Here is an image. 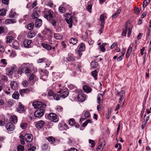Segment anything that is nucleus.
I'll use <instances>...</instances> for the list:
<instances>
[{
    "label": "nucleus",
    "instance_id": "f257e3e1",
    "mask_svg": "<svg viewBox=\"0 0 151 151\" xmlns=\"http://www.w3.org/2000/svg\"><path fill=\"white\" fill-rule=\"evenodd\" d=\"M33 68L34 66L32 64L24 63L19 68L18 73L20 75L22 73H24L28 76L30 73L31 70Z\"/></svg>",
    "mask_w": 151,
    "mask_h": 151
},
{
    "label": "nucleus",
    "instance_id": "f03ea898",
    "mask_svg": "<svg viewBox=\"0 0 151 151\" xmlns=\"http://www.w3.org/2000/svg\"><path fill=\"white\" fill-rule=\"evenodd\" d=\"M132 26L130 24H128L127 23L124 26L123 28V32L122 35L123 36H125L126 35L127 31L128 30L127 33L128 36L129 37L130 34L132 33Z\"/></svg>",
    "mask_w": 151,
    "mask_h": 151
},
{
    "label": "nucleus",
    "instance_id": "7ed1b4c3",
    "mask_svg": "<svg viewBox=\"0 0 151 151\" xmlns=\"http://www.w3.org/2000/svg\"><path fill=\"white\" fill-rule=\"evenodd\" d=\"M43 14L44 17L48 20H50L53 17V12L51 9H45Z\"/></svg>",
    "mask_w": 151,
    "mask_h": 151
},
{
    "label": "nucleus",
    "instance_id": "20e7f679",
    "mask_svg": "<svg viewBox=\"0 0 151 151\" xmlns=\"http://www.w3.org/2000/svg\"><path fill=\"white\" fill-rule=\"evenodd\" d=\"M32 106L35 109L40 108H44L46 107V105L44 103H42V102L37 101L34 102L32 104Z\"/></svg>",
    "mask_w": 151,
    "mask_h": 151
},
{
    "label": "nucleus",
    "instance_id": "39448f33",
    "mask_svg": "<svg viewBox=\"0 0 151 151\" xmlns=\"http://www.w3.org/2000/svg\"><path fill=\"white\" fill-rule=\"evenodd\" d=\"M48 117L50 120L54 122H58L59 120L58 116L54 113H50L48 115Z\"/></svg>",
    "mask_w": 151,
    "mask_h": 151
},
{
    "label": "nucleus",
    "instance_id": "423d86ee",
    "mask_svg": "<svg viewBox=\"0 0 151 151\" xmlns=\"http://www.w3.org/2000/svg\"><path fill=\"white\" fill-rule=\"evenodd\" d=\"M103 96L101 94H99L97 96L98 103L99 104L97 106V109L98 111L101 110V107L100 105L103 104Z\"/></svg>",
    "mask_w": 151,
    "mask_h": 151
},
{
    "label": "nucleus",
    "instance_id": "0eeeda50",
    "mask_svg": "<svg viewBox=\"0 0 151 151\" xmlns=\"http://www.w3.org/2000/svg\"><path fill=\"white\" fill-rule=\"evenodd\" d=\"M99 145L97 148V151H101L105 145V141L103 138L101 139L99 142Z\"/></svg>",
    "mask_w": 151,
    "mask_h": 151
},
{
    "label": "nucleus",
    "instance_id": "6e6552de",
    "mask_svg": "<svg viewBox=\"0 0 151 151\" xmlns=\"http://www.w3.org/2000/svg\"><path fill=\"white\" fill-rule=\"evenodd\" d=\"M44 112V111L43 109H38L35 111L34 113L35 116L36 117H41L43 115Z\"/></svg>",
    "mask_w": 151,
    "mask_h": 151
},
{
    "label": "nucleus",
    "instance_id": "1a4fd4ad",
    "mask_svg": "<svg viewBox=\"0 0 151 151\" xmlns=\"http://www.w3.org/2000/svg\"><path fill=\"white\" fill-rule=\"evenodd\" d=\"M17 70L16 66L14 65L11 68H9L6 70V74L9 75H12L14 72L15 71Z\"/></svg>",
    "mask_w": 151,
    "mask_h": 151
},
{
    "label": "nucleus",
    "instance_id": "9d476101",
    "mask_svg": "<svg viewBox=\"0 0 151 151\" xmlns=\"http://www.w3.org/2000/svg\"><path fill=\"white\" fill-rule=\"evenodd\" d=\"M60 91H59L58 92V93H61L60 94V96L61 98L62 99H64L67 97L69 94V92L68 91H64L61 88H60Z\"/></svg>",
    "mask_w": 151,
    "mask_h": 151
},
{
    "label": "nucleus",
    "instance_id": "9b49d317",
    "mask_svg": "<svg viewBox=\"0 0 151 151\" xmlns=\"http://www.w3.org/2000/svg\"><path fill=\"white\" fill-rule=\"evenodd\" d=\"M6 127L8 131L12 132L14 129L15 126L13 123L9 122L6 125Z\"/></svg>",
    "mask_w": 151,
    "mask_h": 151
},
{
    "label": "nucleus",
    "instance_id": "f8f14e48",
    "mask_svg": "<svg viewBox=\"0 0 151 151\" xmlns=\"http://www.w3.org/2000/svg\"><path fill=\"white\" fill-rule=\"evenodd\" d=\"M42 75H43L40 77V78L43 81H45V79L47 77L48 74V72L46 70H42Z\"/></svg>",
    "mask_w": 151,
    "mask_h": 151
},
{
    "label": "nucleus",
    "instance_id": "ddd939ff",
    "mask_svg": "<svg viewBox=\"0 0 151 151\" xmlns=\"http://www.w3.org/2000/svg\"><path fill=\"white\" fill-rule=\"evenodd\" d=\"M33 136L31 134H27L24 136V139L27 142H30L33 139Z\"/></svg>",
    "mask_w": 151,
    "mask_h": 151
},
{
    "label": "nucleus",
    "instance_id": "4468645a",
    "mask_svg": "<svg viewBox=\"0 0 151 151\" xmlns=\"http://www.w3.org/2000/svg\"><path fill=\"white\" fill-rule=\"evenodd\" d=\"M86 98V95L83 93L79 94L77 97L78 101L80 102L83 101L85 100Z\"/></svg>",
    "mask_w": 151,
    "mask_h": 151
},
{
    "label": "nucleus",
    "instance_id": "2eb2a0df",
    "mask_svg": "<svg viewBox=\"0 0 151 151\" xmlns=\"http://www.w3.org/2000/svg\"><path fill=\"white\" fill-rule=\"evenodd\" d=\"M32 41L31 40H24L23 42V44L24 47L26 48H30L31 47V44Z\"/></svg>",
    "mask_w": 151,
    "mask_h": 151
},
{
    "label": "nucleus",
    "instance_id": "dca6fc26",
    "mask_svg": "<svg viewBox=\"0 0 151 151\" xmlns=\"http://www.w3.org/2000/svg\"><path fill=\"white\" fill-rule=\"evenodd\" d=\"M44 122L43 121L37 122L35 124V127L38 129H40L44 126Z\"/></svg>",
    "mask_w": 151,
    "mask_h": 151
},
{
    "label": "nucleus",
    "instance_id": "f3484780",
    "mask_svg": "<svg viewBox=\"0 0 151 151\" xmlns=\"http://www.w3.org/2000/svg\"><path fill=\"white\" fill-rule=\"evenodd\" d=\"M29 80L32 82H35L38 79L37 77L33 73H32L29 77Z\"/></svg>",
    "mask_w": 151,
    "mask_h": 151
},
{
    "label": "nucleus",
    "instance_id": "a211bd4d",
    "mask_svg": "<svg viewBox=\"0 0 151 151\" xmlns=\"http://www.w3.org/2000/svg\"><path fill=\"white\" fill-rule=\"evenodd\" d=\"M67 60L68 61H71L75 60V57L72 54H68V57L66 58Z\"/></svg>",
    "mask_w": 151,
    "mask_h": 151
},
{
    "label": "nucleus",
    "instance_id": "6ab92c4d",
    "mask_svg": "<svg viewBox=\"0 0 151 151\" xmlns=\"http://www.w3.org/2000/svg\"><path fill=\"white\" fill-rule=\"evenodd\" d=\"M83 90L86 93H91L92 91V89L88 85H84L83 87Z\"/></svg>",
    "mask_w": 151,
    "mask_h": 151
},
{
    "label": "nucleus",
    "instance_id": "aec40b11",
    "mask_svg": "<svg viewBox=\"0 0 151 151\" xmlns=\"http://www.w3.org/2000/svg\"><path fill=\"white\" fill-rule=\"evenodd\" d=\"M10 86L12 89L15 90L17 88V84L16 82L14 81L10 83Z\"/></svg>",
    "mask_w": 151,
    "mask_h": 151
},
{
    "label": "nucleus",
    "instance_id": "412c9836",
    "mask_svg": "<svg viewBox=\"0 0 151 151\" xmlns=\"http://www.w3.org/2000/svg\"><path fill=\"white\" fill-rule=\"evenodd\" d=\"M12 46L15 49H17L19 47V43L17 41H14L12 44Z\"/></svg>",
    "mask_w": 151,
    "mask_h": 151
},
{
    "label": "nucleus",
    "instance_id": "4be33fe9",
    "mask_svg": "<svg viewBox=\"0 0 151 151\" xmlns=\"http://www.w3.org/2000/svg\"><path fill=\"white\" fill-rule=\"evenodd\" d=\"M42 24V20L40 19H37L35 21V26L36 27H40Z\"/></svg>",
    "mask_w": 151,
    "mask_h": 151
},
{
    "label": "nucleus",
    "instance_id": "5701e85b",
    "mask_svg": "<svg viewBox=\"0 0 151 151\" xmlns=\"http://www.w3.org/2000/svg\"><path fill=\"white\" fill-rule=\"evenodd\" d=\"M87 6V9L89 12L91 13L92 6V2L91 1H88Z\"/></svg>",
    "mask_w": 151,
    "mask_h": 151
},
{
    "label": "nucleus",
    "instance_id": "b1692460",
    "mask_svg": "<svg viewBox=\"0 0 151 151\" xmlns=\"http://www.w3.org/2000/svg\"><path fill=\"white\" fill-rule=\"evenodd\" d=\"M10 120L12 123L15 124L17 122V117L15 116H12L10 117Z\"/></svg>",
    "mask_w": 151,
    "mask_h": 151
},
{
    "label": "nucleus",
    "instance_id": "393cba45",
    "mask_svg": "<svg viewBox=\"0 0 151 151\" xmlns=\"http://www.w3.org/2000/svg\"><path fill=\"white\" fill-rule=\"evenodd\" d=\"M30 91V90L28 89H22L19 90V92L20 95L22 96L26 93H27Z\"/></svg>",
    "mask_w": 151,
    "mask_h": 151
},
{
    "label": "nucleus",
    "instance_id": "a878e982",
    "mask_svg": "<svg viewBox=\"0 0 151 151\" xmlns=\"http://www.w3.org/2000/svg\"><path fill=\"white\" fill-rule=\"evenodd\" d=\"M116 95L117 96H120V98H123L125 96V92L124 91L122 90L120 92L117 93Z\"/></svg>",
    "mask_w": 151,
    "mask_h": 151
},
{
    "label": "nucleus",
    "instance_id": "bb28decb",
    "mask_svg": "<svg viewBox=\"0 0 151 151\" xmlns=\"http://www.w3.org/2000/svg\"><path fill=\"white\" fill-rule=\"evenodd\" d=\"M42 150L47 151H49L50 150V147L46 143L44 144L42 146Z\"/></svg>",
    "mask_w": 151,
    "mask_h": 151
},
{
    "label": "nucleus",
    "instance_id": "cd10ccee",
    "mask_svg": "<svg viewBox=\"0 0 151 151\" xmlns=\"http://www.w3.org/2000/svg\"><path fill=\"white\" fill-rule=\"evenodd\" d=\"M54 38L57 40H60L62 38V35L60 34L59 33H55L54 34Z\"/></svg>",
    "mask_w": 151,
    "mask_h": 151
},
{
    "label": "nucleus",
    "instance_id": "c85d7f7f",
    "mask_svg": "<svg viewBox=\"0 0 151 151\" xmlns=\"http://www.w3.org/2000/svg\"><path fill=\"white\" fill-rule=\"evenodd\" d=\"M42 45L43 47L47 50H50L51 49V46L48 44L44 43L42 44Z\"/></svg>",
    "mask_w": 151,
    "mask_h": 151
},
{
    "label": "nucleus",
    "instance_id": "c756f323",
    "mask_svg": "<svg viewBox=\"0 0 151 151\" xmlns=\"http://www.w3.org/2000/svg\"><path fill=\"white\" fill-rule=\"evenodd\" d=\"M105 17L104 14H101L100 17V20L101 22V24L103 25V24H105Z\"/></svg>",
    "mask_w": 151,
    "mask_h": 151
},
{
    "label": "nucleus",
    "instance_id": "7c9ffc66",
    "mask_svg": "<svg viewBox=\"0 0 151 151\" xmlns=\"http://www.w3.org/2000/svg\"><path fill=\"white\" fill-rule=\"evenodd\" d=\"M12 98L15 99H17L19 97V94L18 92L15 91L12 95Z\"/></svg>",
    "mask_w": 151,
    "mask_h": 151
},
{
    "label": "nucleus",
    "instance_id": "2f4dec72",
    "mask_svg": "<svg viewBox=\"0 0 151 151\" xmlns=\"http://www.w3.org/2000/svg\"><path fill=\"white\" fill-rule=\"evenodd\" d=\"M91 74L92 76L94 77V79L96 80L97 78L98 73L96 70H95L94 71L92 72Z\"/></svg>",
    "mask_w": 151,
    "mask_h": 151
},
{
    "label": "nucleus",
    "instance_id": "473e14b6",
    "mask_svg": "<svg viewBox=\"0 0 151 151\" xmlns=\"http://www.w3.org/2000/svg\"><path fill=\"white\" fill-rule=\"evenodd\" d=\"M150 0H145L142 4V6L143 8H145L146 6L150 3Z\"/></svg>",
    "mask_w": 151,
    "mask_h": 151
},
{
    "label": "nucleus",
    "instance_id": "72a5a7b5",
    "mask_svg": "<svg viewBox=\"0 0 151 151\" xmlns=\"http://www.w3.org/2000/svg\"><path fill=\"white\" fill-rule=\"evenodd\" d=\"M15 20L12 19H7L5 21V23L6 24H9L10 23H14L16 22Z\"/></svg>",
    "mask_w": 151,
    "mask_h": 151
},
{
    "label": "nucleus",
    "instance_id": "f704fd0d",
    "mask_svg": "<svg viewBox=\"0 0 151 151\" xmlns=\"http://www.w3.org/2000/svg\"><path fill=\"white\" fill-rule=\"evenodd\" d=\"M70 42L73 45H75L77 42V40L76 38H72L70 39Z\"/></svg>",
    "mask_w": 151,
    "mask_h": 151
},
{
    "label": "nucleus",
    "instance_id": "c9c22d12",
    "mask_svg": "<svg viewBox=\"0 0 151 151\" xmlns=\"http://www.w3.org/2000/svg\"><path fill=\"white\" fill-rule=\"evenodd\" d=\"M19 107L22 112H24L25 111V109L24 106L20 102L19 104Z\"/></svg>",
    "mask_w": 151,
    "mask_h": 151
},
{
    "label": "nucleus",
    "instance_id": "e433bc0d",
    "mask_svg": "<svg viewBox=\"0 0 151 151\" xmlns=\"http://www.w3.org/2000/svg\"><path fill=\"white\" fill-rule=\"evenodd\" d=\"M17 14L16 13L11 10L9 14V17L11 18H14L16 16Z\"/></svg>",
    "mask_w": 151,
    "mask_h": 151
},
{
    "label": "nucleus",
    "instance_id": "4c0bfd02",
    "mask_svg": "<svg viewBox=\"0 0 151 151\" xmlns=\"http://www.w3.org/2000/svg\"><path fill=\"white\" fill-rule=\"evenodd\" d=\"M85 49V45L83 43H81L80 46L79 50L81 51H83Z\"/></svg>",
    "mask_w": 151,
    "mask_h": 151
},
{
    "label": "nucleus",
    "instance_id": "58836bf2",
    "mask_svg": "<svg viewBox=\"0 0 151 151\" xmlns=\"http://www.w3.org/2000/svg\"><path fill=\"white\" fill-rule=\"evenodd\" d=\"M35 36V34L32 32H31L28 33L27 37L28 38L30 39L34 37Z\"/></svg>",
    "mask_w": 151,
    "mask_h": 151
},
{
    "label": "nucleus",
    "instance_id": "ea45409f",
    "mask_svg": "<svg viewBox=\"0 0 151 151\" xmlns=\"http://www.w3.org/2000/svg\"><path fill=\"white\" fill-rule=\"evenodd\" d=\"M47 139L51 143H52L55 141V138L52 137H47Z\"/></svg>",
    "mask_w": 151,
    "mask_h": 151
},
{
    "label": "nucleus",
    "instance_id": "a19ab883",
    "mask_svg": "<svg viewBox=\"0 0 151 151\" xmlns=\"http://www.w3.org/2000/svg\"><path fill=\"white\" fill-rule=\"evenodd\" d=\"M47 60V59L45 58H39L37 61L38 63H40L43 62H46Z\"/></svg>",
    "mask_w": 151,
    "mask_h": 151
},
{
    "label": "nucleus",
    "instance_id": "79ce46f5",
    "mask_svg": "<svg viewBox=\"0 0 151 151\" xmlns=\"http://www.w3.org/2000/svg\"><path fill=\"white\" fill-rule=\"evenodd\" d=\"M121 12V10L119 9L116 13H115L112 15V18H115L116 17L119 15V14Z\"/></svg>",
    "mask_w": 151,
    "mask_h": 151
},
{
    "label": "nucleus",
    "instance_id": "37998d69",
    "mask_svg": "<svg viewBox=\"0 0 151 151\" xmlns=\"http://www.w3.org/2000/svg\"><path fill=\"white\" fill-rule=\"evenodd\" d=\"M91 65L92 68H94L97 66L98 63L96 61H92L91 63Z\"/></svg>",
    "mask_w": 151,
    "mask_h": 151
},
{
    "label": "nucleus",
    "instance_id": "c03bdc74",
    "mask_svg": "<svg viewBox=\"0 0 151 151\" xmlns=\"http://www.w3.org/2000/svg\"><path fill=\"white\" fill-rule=\"evenodd\" d=\"M24 147L22 145H19L17 147V151H24Z\"/></svg>",
    "mask_w": 151,
    "mask_h": 151
},
{
    "label": "nucleus",
    "instance_id": "a18cd8bd",
    "mask_svg": "<svg viewBox=\"0 0 151 151\" xmlns=\"http://www.w3.org/2000/svg\"><path fill=\"white\" fill-rule=\"evenodd\" d=\"M34 24L32 23L29 24L27 25V28L29 30L32 29L34 27Z\"/></svg>",
    "mask_w": 151,
    "mask_h": 151
},
{
    "label": "nucleus",
    "instance_id": "49530a36",
    "mask_svg": "<svg viewBox=\"0 0 151 151\" xmlns=\"http://www.w3.org/2000/svg\"><path fill=\"white\" fill-rule=\"evenodd\" d=\"M13 40V37L12 36H10L8 37L7 38L6 42L7 43H10Z\"/></svg>",
    "mask_w": 151,
    "mask_h": 151
},
{
    "label": "nucleus",
    "instance_id": "de8ad7c7",
    "mask_svg": "<svg viewBox=\"0 0 151 151\" xmlns=\"http://www.w3.org/2000/svg\"><path fill=\"white\" fill-rule=\"evenodd\" d=\"M1 62L3 64V66L4 67H5L7 65V63L6 60L4 59H3L1 60Z\"/></svg>",
    "mask_w": 151,
    "mask_h": 151
},
{
    "label": "nucleus",
    "instance_id": "09e8293b",
    "mask_svg": "<svg viewBox=\"0 0 151 151\" xmlns=\"http://www.w3.org/2000/svg\"><path fill=\"white\" fill-rule=\"evenodd\" d=\"M46 5L47 6H49L50 8H52V6L53 5V3L52 1L50 0H48L47 1Z\"/></svg>",
    "mask_w": 151,
    "mask_h": 151
},
{
    "label": "nucleus",
    "instance_id": "8fccbe9b",
    "mask_svg": "<svg viewBox=\"0 0 151 151\" xmlns=\"http://www.w3.org/2000/svg\"><path fill=\"white\" fill-rule=\"evenodd\" d=\"M53 97L54 99L56 100H60V98H61L60 95H58V94H55L54 93V95L53 96Z\"/></svg>",
    "mask_w": 151,
    "mask_h": 151
},
{
    "label": "nucleus",
    "instance_id": "3c124183",
    "mask_svg": "<svg viewBox=\"0 0 151 151\" xmlns=\"http://www.w3.org/2000/svg\"><path fill=\"white\" fill-rule=\"evenodd\" d=\"M27 124L26 123H22L20 124V127L23 129H25L27 126Z\"/></svg>",
    "mask_w": 151,
    "mask_h": 151
},
{
    "label": "nucleus",
    "instance_id": "603ef678",
    "mask_svg": "<svg viewBox=\"0 0 151 151\" xmlns=\"http://www.w3.org/2000/svg\"><path fill=\"white\" fill-rule=\"evenodd\" d=\"M6 10L4 9H1L0 10V16H4L6 14Z\"/></svg>",
    "mask_w": 151,
    "mask_h": 151
},
{
    "label": "nucleus",
    "instance_id": "864d4df0",
    "mask_svg": "<svg viewBox=\"0 0 151 151\" xmlns=\"http://www.w3.org/2000/svg\"><path fill=\"white\" fill-rule=\"evenodd\" d=\"M59 11L61 13H64L65 12V8L62 6H60L58 9Z\"/></svg>",
    "mask_w": 151,
    "mask_h": 151
},
{
    "label": "nucleus",
    "instance_id": "5fc2aeb1",
    "mask_svg": "<svg viewBox=\"0 0 151 151\" xmlns=\"http://www.w3.org/2000/svg\"><path fill=\"white\" fill-rule=\"evenodd\" d=\"M75 123V120L73 119H71L69 120V124L71 126L73 125Z\"/></svg>",
    "mask_w": 151,
    "mask_h": 151
},
{
    "label": "nucleus",
    "instance_id": "6e6d98bb",
    "mask_svg": "<svg viewBox=\"0 0 151 151\" xmlns=\"http://www.w3.org/2000/svg\"><path fill=\"white\" fill-rule=\"evenodd\" d=\"M66 21L68 24H72L73 22L71 17H70L69 19L66 18L65 19Z\"/></svg>",
    "mask_w": 151,
    "mask_h": 151
},
{
    "label": "nucleus",
    "instance_id": "4d7b16f0",
    "mask_svg": "<svg viewBox=\"0 0 151 151\" xmlns=\"http://www.w3.org/2000/svg\"><path fill=\"white\" fill-rule=\"evenodd\" d=\"M39 17V15L38 13L36 12H34L32 14V17L33 18H37Z\"/></svg>",
    "mask_w": 151,
    "mask_h": 151
},
{
    "label": "nucleus",
    "instance_id": "13d9d810",
    "mask_svg": "<svg viewBox=\"0 0 151 151\" xmlns=\"http://www.w3.org/2000/svg\"><path fill=\"white\" fill-rule=\"evenodd\" d=\"M89 143L91 144L92 147H94L95 144V142L94 140L91 139H89Z\"/></svg>",
    "mask_w": 151,
    "mask_h": 151
},
{
    "label": "nucleus",
    "instance_id": "bf43d9fd",
    "mask_svg": "<svg viewBox=\"0 0 151 151\" xmlns=\"http://www.w3.org/2000/svg\"><path fill=\"white\" fill-rule=\"evenodd\" d=\"M54 94V93L52 91L50 90L48 92L47 96H53Z\"/></svg>",
    "mask_w": 151,
    "mask_h": 151
},
{
    "label": "nucleus",
    "instance_id": "052dcab7",
    "mask_svg": "<svg viewBox=\"0 0 151 151\" xmlns=\"http://www.w3.org/2000/svg\"><path fill=\"white\" fill-rule=\"evenodd\" d=\"M99 48L101 51L102 52H104L105 51V49L104 47L103 46V45L102 46L101 45H100L99 46Z\"/></svg>",
    "mask_w": 151,
    "mask_h": 151
},
{
    "label": "nucleus",
    "instance_id": "680f3d73",
    "mask_svg": "<svg viewBox=\"0 0 151 151\" xmlns=\"http://www.w3.org/2000/svg\"><path fill=\"white\" fill-rule=\"evenodd\" d=\"M4 51L5 50L4 46L0 45V51L2 52H4Z\"/></svg>",
    "mask_w": 151,
    "mask_h": 151
},
{
    "label": "nucleus",
    "instance_id": "e2e57ef3",
    "mask_svg": "<svg viewBox=\"0 0 151 151\" xmlns=\"http://www.w3.org/2000/svg\"><path fill=\"white\" fill-rule=\"evenodd\" d=\"M84 115L87 118L89 117L90 116V113L88 111H86L84 113Z\"/></svg>",
    "mask_w": 151,
    "mask_h": 151
},
{
    "label": "nucleus",
    "instance_id": "0e129e2a",
    "mask_svg": "<svg viewBox=\"0 0 151 151\" xmlns=\"http://www.w3.org/2000/svg\"><path fill=\"white\" fill-rule=\"evenodd\" d=\"M63 108L62 107L60 106H57L56 110L59 112L61 111H63Z\"/></svg>",
    "mask_w": 151,
    "mask_h": 151
},
{
    "label": "nucleus",
    "instance_id": "69168bd1",
    "mask_svg": "<svg viewBox=\"0 0 151 151\" xmlns=\"http://www.w3.org/2000/svg\"><path fill=\"white\" fill-rule=\"evenodd\" d=\"M46 66L45 67H48L50 65V64L51 63V62L50 61L48 60L47 59V60L46 61Z\"/></svg>",
    "mask_w": 151,
    "mask_h": 151
},
{
    "label": "nucleus",
    "instance_id": "338daca9",
    "mask_svg": "<svg viewBox=\"0 0 151 151\" xmlns=\"http://www.w3.org/2000/svg\"><path fill=\"white\" fill-rule=\"evenodd\" d=\"M36 149V147L35 146H33L28 149V151H34Z\"/></svg>",
    "mask_w": 151,
    "mask_h": 151
},
{
    "label": "nucleus",
    "instance_id": "774afa93",
    "mask_svg": "<svg viewBox=\"0 0 151 151\" xmlns=\"http://www.w3.org/2000/svg\"><path fill=\"white\" fill-rule=\"evenodd\" d=\"M134 11L135 13L138 14L139 13L140 10L138 8H136L134 9Z\"/></svg>",
    "mask_w": 151,
    "mask_h": 151
}]
</instances>
